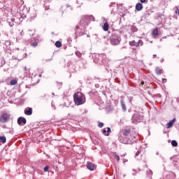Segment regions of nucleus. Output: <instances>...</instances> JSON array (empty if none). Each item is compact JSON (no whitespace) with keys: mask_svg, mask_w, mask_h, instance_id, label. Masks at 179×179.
I'll return each instance as SVG.
<instances>
[{"mask_svg":"<svg viewBox=\"0 0 179 179\" xmlns=\"http://www.w3.org/2000/svg\"><path fill=\"white\" fill-rule=\"evenodd\" d=\"M129 45H131V47H139V45L137 43L136 41H132L129 42Z\"/></svg>","mask_w":179,"mask_h":179,"instance_id":"obj_23","label":"nucleus"},{"mask_svg":"<svg viewBox=\"0 0 179 179\" xmlns=\"http://www.w3.org/2000/svg\"><path fill=\"white\" fill-rule=\"evenodd\" d=\"M10 22H14V23H15V18H12V19H10Z\"/></svg>","mask_w":179,"mask_h":179,"instance_id":"obj_51","label":"nucleus"},{"mask_svg":"<svg viewBox=\"0 0 179 179\" xmlns=\"http://www.w3.org/2000/svg\"><path fill=\"white\" fill-rule=\"evenodd\" d=\"M24 71H26V73H27V68L24 67Z\"/></svg>","mask_w":179,"mask_h":179,"instance_id":"obj_54","label":"nucleus"},{"mask_svg":"<svg viewBox=\"0 0 179 179\" xmlns=\"http://www.w3.org/2000/svg\"><path fill=\"white\" fill-rule=\"evenodd\" d=\"M13 1L15 2L18 6L20 5H23V0H13Z\"/></svg>","mask_w":179,"mask_h":179,"instance_id":"obj_28","label":"nucleus"},{"mask_svg":"<svg viewBox=\"0 0 179 179\" xmlns=\"http://www.w3.org/2000/svg\"><path fill=\"white\" fill-rule=\"evenodd\" d=\"M48 169H50V166H45L44 169H43V171H44L45 173H47V171H48Z\"/></svg>","mask_w":179,"mask_h":179,"instance_id":"obj_40","label":"nucleus"},{"mask_svg":"<svg viewBox=\"0 0 179 179\" xmlns=\"http://www.w3.org/2000/svg\"><path fill=\"white\" fill-rule=\"evenodd\" d=\"M129 103L132 104L133 97L132 96L129 97Z\"/></svg>","mask_w":179,"mask_h":179,"instance_id":"obj_44","label":"nucleus"},{"mask_svg":"<svg viewBox=\"0 0 179 179\" xmlns=\"http://www.w3.org/2000/svg\"><path fill=\"white\" fill-rule=\"evenodd\" d=\"M121 43V35L117 33H113L110 36V43L113 45H118Z\"/></svg>","mask_w":179,"mask_h":179,"instance_id":"obj_4","label":"nucleus"},{"mask_svg":"<svg viewBox=\"0 0 179 179\" xmlns=\"http://www.w3.org/2000/svg\"><path fill=\"white\" fill-rule=\"evenodd\" d=\"M55 45L57 48H60V47H62V43H61V41H57L55 42Z\"/></svg>","mask_w":179,"mask_h":179,"instance_id":"obj_26","label":"nucleus"},{"mask_svg":"<svg viewBox=\"0 0 179 179\" xmlns=\"http://www.w3.org/2000/svg\"><path fill=\"white\" fill-rule=\"evenodd\" d=\"M122 134L123 136H122L123 138H127L128 137V135H129V134H131V129L128 128V129H124L122 131Z\"/></svg>","mask_w":179,"mask_h":179,"instance_id":"obj_11","label":"nucleus"},{"mask_svg":"<svg viewBox=\"0 0 179 179\" xmlns=\"http://www.w3.org/2000/svg\"><path fill=\"white\" fill-rule=\"evenodd\" d=\"M103 134H107V130L106 129H103L102 131Z\"/></svg>","mask_w":179,"mask_h":179,"instance_id":"obj_48","label":"nucleus"},{"mask_svg":"<svg viewBox=\"0 0 179 179\" xmlns=\"http://www.w3.org/2000/svg\"><path fill=\"white\" fill-rule=\"evenodd\" d=\"M76 55L78 57L80 58L82 57V53L79 51L76 52Z\"/></svg>","mask_w":179,"mask_h":179,"instance_id":"obj_36","label":"nucleus"},{"mask_svg":"<svg viewBox=\"0 0 179 179\" xmlns=\"http://www.w3.org/2000/svg\"><path fill=\"white\" fill-rule=\"evenodd\" d=\"M5 64V59H3V57H0V68L3 66Z\"/></svg>","mask_w":179,"mask_h":179,"instance_id":"obj_29","label":"nucleus"},{"mask_svg":"<svg viewBox=\"0 0 179 179\" xmlns=\"http://www.w3.org/2000/svg\"><path fill=\"white\" fill-rule=\"evenodd\" d=\"M8 24L10 27H13V26H15V22L12 21H8Z\"/></svg>","mask_w":179,"mask_h":179,"instance_id":"obj_38","label":"nucleus"},{"mask_svg":"<svg viewBox=\"0 0 179 179\" xmlns=\"http://www.w3.org/2000/svg\"><path fill=\"white\" fill-rule=\"evenodd\" d=\"M130 30L133 32V33H136V31H138V28L134 26V25H132L130 28Z\"/></svg>","mask_w":179,"mask_h":179,"instance_id":"obj_24","label":"nucleus"},{"mask_svg":"<svg viewBox=\"0 0 179 179\" xmlns=\"http://www.w3.org/2000/svg\"><path fill=\"white\" fill-rule=\"evenodd\" d=\"M9 120H10V115L8 113H3L0 116V122L2 124H6V122H8Z\"/></svg>","mask_w":179,"mask_h":179,"instance_id":"obj_8","label":"nucleus"},{"mask_svg":"<svg viewBox=\"0 0 179 179\" xmlns=\"http://www.w3.org/2000/svg\"><path fill=\"white\" fill-rule=\"evenodd\" d=\"M142 121V116L139 113H134L131 117V122L133 124H137Z\"/></svg>","mask_w":179,"mask_h":179,"instance_id":"obj_6","label":"nucleus"},{"mask_svg":"<svg viewBox=\"0 0 179 179\" xmlns=\"http://www.w3.org/2000/svg\"><path fill=\"white\" fill-rule=\"evenodd\" d=\"M120 103H121V107H122V111L125 113V111H127V105H125V101H124L123 99H121Z\"/></svg>","mask_w":179,"mask_h":179,"instance_id":"obj_18","label":"nucleus"},{"mask_svg":"<svg viewBox=\"0 0 179 179\" xmlns=\"http://www.w3.org/2000/svg\"><path fill=\"white\" fill-rule=\"evenodd\" d=\"M35 34H36V31H34V30H29V36H34Z\"/></svg>","mask_w":179,"mask_h":179,"instance_id":"obj_34","label":"nucleus"},{"mask_svg":"<svg viewBox=\"0 0 179 179\" xmlns=\"http://www.w3.org/2000/svg\"><path fill=\"white\" fill-rule=\"evenodd\" d=\"M86 167L88 170H90V171H93L94 169H96V164L92 162H87Z\"/></svg>","mask_w":179,"mask_h":179,"instance_id":"obj_13","label":"nucleus"},{"mask_svg":"<svg viewBox=\"0 0 179 179\" xmlns=\"http://www.w3.org/2000/svg\"><path fill=\"white\" fill-rule=\"evenodd\" d=\"M0 142L1 143H6V137H5V136H0Z\"/></svg>","mask_w":179,"mask_h":179,"instance_id":"obj_27","label":"nucleus"},{"mask_svg":"<svg viewBox=\"0 0 179 179\" xmlns=\"http://www.w3.org/2000/svg\"><path fill=\"white\" fill-rule=\"evenodd\" d=\"M125 162H128V160H124V163H125Z\"/></svg>","mask_w":179,"mask_h":179,"instance_id":"obj_59","label":"nucleus"},{"mask_svg":"<svg viewBox=\"0 0 179 179\" xmlns=\"http://www.w3.org/2000/svg\"><path fill=\"white\" fill-rule=\"evenodd\" d=\"M136 136L131 135L127 137H123L122 136H119V141L121 143L124 145H132L136 142Z\"/></svg>","mask_w":179,"mask_h":179,"instance_id":"obj_3","label":"nucleus"},{"mask_svg":"<svg viewBox=\"0 0 179 179\" xmlns=\"http://www.w3.org/2000/svg\"><path fill=\"white\" fill-rule=\"evenodd\" d=\"M156 57H157V55H153V58H156Z\"/></svg>","mask_w":179,"mask_h":179,"instance_id":"obj_53","label":"nucleus"},{"mask_svg":"<svg viewBox=\"0 0 179 179\" xmlns=\"http://www.w3.org/2000/svg\"><path fill=\"white\" fill-rule=\"evenodd\" d=\"M91 22H94V17H93V15L83 16L79 24L76 27V35L78 36H83V34L87 31V27Z\"/></svg>","mask_w":179,"mask_h":179,"instance_id":"obj_1","label":"nucleus"},{"mask_svg":"<svg viewBox=\"0 0 179 179\" xmlns=\"http://www.w3.org/2000/svg\"><path fill=\"white\" fill-rule=\"evenodd\" d=\"M56 83H57L58 90H59V89H61L62 87V82L56 81Z\"/></svg>","mask_w":179,"mask_h":179,"instance_id":"obj_31","label":"nucleus"},{"mask_svg":"<svg viewBox=\"0 0 179 179\" xmlns=\"http://www.w3.org/2000/svg\"><path fill=\"white\" fill-rule=\"evenodd\" d=\"M135 9H136V10H137V12H141V10H142V9H143V6L141 3H137L136 4Z\"/></svg>","mask_w":179,"mask_h":179,"instance_id":"obj_16","label":"nucleus"},{"mask_svg":"<svg viewBox=\"0 0 179 179\" xmlns=\"http://www.w3.org/2000/svg\"><path fill=\"white\" fill-rule=\"evenodd\" d=\"M114 159H115V160H117V162H120V156L115 155Z\"/></svg>","mask_w":179,"mask_h":179,"instance_id":"obj_41","label":"nucleus"},{"mask_svg":"<svg viewBox=\"0 0 179 179\" xmlns=\"http://www.w3.org/2000/svg\"><path fill=\"white\" fill-rule=\"evenodd\" d=\"M24 114L26 115H31V114H33V108H27L24 110Z\"/></svg>","mask_w":179,"mask_h":179,"instance_id":"obj_17","label":"nucleus"},{"mask_svg":"<svg viewBox=\"0 0 179 179\" xmlns=\"http://www.w3.org/2000/svg\"><path fill=\"white\" fill-rule=\"evenodd\" d=\"M137 44L138 45V47L141 46V45H143V41H142V40H139L137 42Z\"/></svg>","mask_w":179,"mask_h":179,"instance_id":"obj_39","label":"nucleus"},{"mask_svg":"<svg viewBox=\"0 0 179 179\" xmlns=\"http://www.w3.org/2000/svg\"><path fill=\"white\" fill-rule=\"evenodd\" d=\"M133 171H135V169H133Z\"/></svg>","mask_w":179,"mask_h":179,"instance_id":"obj_63","label":"nucleus"},{"mask_svg":"<svg viewBox=\"0 0 179 179\" xmlns=\"http://www.w3.org/2000/svg\"><path fill=\"white\" fill-rule=\"evenodd\" d=\"M3 2V0H0V3H2Z\"/></svg>","mask_w":179,"mask_h":179,"instance_id":"obj_56","label":"nucleus"},{"mask_svg":"<svg viewBox=\"0 0 179 179\" xmlns=\"http://www.w3.org/2000/svg\"><path fill=\"white\" fill-rule=\"evenodd\" d=\"M152 36L153 37H157V36H159V30L157 29V28H155L152 31Z\"/></svg>","mask_w":179,"mask_h":179,"instance_id":"obj_22","label":"nucleus"},{"mask_svg":"<svg viewBox=\"0 0 179 179\" xmlns=\"http://www.w3.org/2000/svg\"><path fill=\"white\" fill-rule=\"evenodd\" d=\"M106 132V136H110V132H111V129L110 127H107Z\"/></svg>","mask_w":179,"mask_h":179,"instance_id":"obj_35","label":"nucleus"},{"mask_svg":"<svg viewBox=\"0 0 179 179\" xmlns=\"http://www.w3.org/2000/svg\"><path fill=\"white\" fill-rule=\"evenodd\" d=\"M133 176H135V173H133Z\"/></svg>","mask_w":179,"mask_h":179,"instance_id":"obj_62","label":"nucleus"},{"mask_svg":"<svg viewBox=\"0 0 179 179\" xmlns=\"http://www.w3.org/2000/svg\"><path fill=\"white\" fill-rule=\"evenodd\" d=\"M167 82V79L163 78L162 79V83H166Z\"/></svg>","mask_w":179,"mask_h":179,"instance_id":"obj_47","label":"nucleus"},{"mask_svg":"<svg viewBox=\"0 0 179 179\" xmlns=\"http://www.w3.org/2000/svg\"><path fill=\"white\" fill-rule=\"evenodd\" d=\"M20 13L21 15V17L24 19V17H27V15H29V10L27 8H23L22 10H20Z\"/></svg>","mask_w":179,"mask_h":179,"instance_id":"obj_10","label":"nucleus"},{"mask_svg":"<svg viewBox=\"0 0 179 179\" xmlns=\"http://www.w3.org/2000/svg\"><path fill=\"white\" fill-rule=\"evenodd\" d=\"M173 10H175V13L176 15H178V16H179V9H178V7L175 6V8H173Z\"/></svg>","mask_w":179,"mask_h":179,"instance_id":"obj_33","label":"nucleus"},{"mask_svg":"<svg viewBox=\"0 0 179 179\" xmlns=\"http://www.w3.org/2000/svg\"><path fill=\"white\" fill-rule=\"evenodd\" d=\"M103 30L104 31H108V29H110V25L108 24V22H105L102 27Z\"/></svg>","mask_w":179,"mask_h":179,"instance_id":"obj_20","label":"nucleus"},{"mask_svg":"<svg viewBox=\"0 0 179 179\" xmlns=\"http://www.w3.org/2000/svg\"><path fill=\"white\" fill-rule=\"evenodd\" d=\"M155 72L157 73V75H162V69H160V68L157 67L155 69Z\"/></svg>","mask_w":179,"mask_h":179,"instance_id":"obj_30","label":"nucleus"},{"mask_svg":"<svg viewBox=\"0 0 179 179\" xmlns=\"http://www.w3.org/2000/svg\"><path fill=\"white\" fill-rule=\"evenodd\" d=\"M122 157H125V154H124L123 155H122Z\"/></svg>","mask_w":179,"mask_h":179,"instance_id":"obj_58","label":"nucleus"},{"mask_svg":"<svg viewBox=\"0 0 179 179\" xmlns=\"http://www.w3.org/2000/svg\"><path fill=\"white\" fill-rule=\"evenodd\" d=\"M171 145L173 148H177L178 146V143H177V141L176 140H172Z\"/></svg>","mask_w":179,"mask_h":179,"instance_id":"obj_25","label":"nucleus"},{"mask_svg":"<svg viewBox=\"0 0 179 179\" xmlns=\"http://www.w3.org/2000/svg\"><path fill=\"white\" fill-rule=\"evenodd\" d=\"M140 2L141 3H145V2H146V3H148V0H140Z\"/></svg>","mask_w":179,"mask_h":179,"instance_id":"obj_45","label":"nucleus"},{"mask_svg":"<svg viewBox=\"0 0 179 179\" xmlns=\"http://www.w3.org/2000/svg\"><path fill=\"white\" fill-rule=\"evenodd\" d=\"M92 38L96 41V43H99V41H101L103 38H106V36L103 35V34H94L92 35Z\"/></svg>","mask_w":179,"mask_h":179,"instance_id":"obj_9","label":"nucleus"},{"mask_svg":"<svg viewBox=\"0 0 179 179\" xmlns=\"http://www.w3.org/2000/svg\"><path fill=\"white\" fill-rule=\"evenodd\" d=\"M50 61H52V57H51L50 59H45V62H48Z\"/></svg>","mask_w":179,"mask_h":179,"instance_id":"obj_46","label":"nucleus"},{"mask_svg":"<svg viewBox=\"0 0 179 179\" xmlns=\"http://www.w3.org/2000/svg\"><path fill=\"white\" fill-rule=\"evenodd\" d=\"M109 8H110V15L113 16L115 15L117 10H118V6H117V4L113 2L110 4Z\"/></svg>","mask_w":179,"mask_h":179,"instance_id":"obj_7","label":"nucleus"},{"mask_svg":"<svg viewBox=\"0 0 179 179\" xmlns=\"http://www.w3.org/2000/svg\"><path fill=\"white\" fill-rule=\"evenodd\" d=\"M176 117H174L172 120H171L170 122H169L167 124H166V128L167 129L171 128V127H173V125H174V122H176Z\"/></svg>","mask_w":179,"mask_h":179,"instance_id":"obj_15","label":"nucleus"},{"mask_svg":"<svg viewBox=\"0 0 179 179\" xmlns=\"http://www.w3.org/2000/svg\"><path fill=\"white\" fill-rule=\"evenodd\" d=\"M92 58L95 64H99V65L104 64V58H106L104 55H95Z\"/></svg>","mask_w":179,"mask_h":179,"instance_id":"obj_5","label":"nucleus"},{"mask_svg":"<svg viewBox=\"0 0 179 179\" xmlns=\"http://www.w3.org/2000/svg\"><path fill=\"white\" fill-rule=\"evenodd\" d=\"M95 80L97 82L98 79H97V78H96V79H95Z\"/></svg>","mask_w":179,"mask_h":179,"instance_id":"obj_61","label":"nucleus"},{"mask_svg":"<svg viewBox=\"0 0 179 179\" xmlns=\"http://www.w3.org/2000/svg\"><path fill=\"white\" fill-rule=\"evenodd\" d=\"M36 17H37V13H36L35 10H34L32 13H31L30 15V17H29L30 22H31V20H34Z\"/></svg>","mask_w":179,"mask_h":179,"instance_id":"obj_19","label":"nucleus"},{"mask_svg":"<svg viewBox=\"0 0 179 179\" xmlns=\"http://www.w3.org/2000/svg\"><path fill=\"white\" fill-rule=\"evenodd\" d=\"M17 122L18 125H26V118H24V117H18Z\"/></svg>","mask_w":179,"mask_h":179,"instance_id":"obj_12","label":"nucleus"},{"mask_svg":"<svg viewBox=\"0 0 179 179\" xmlns=\"http://www.w3.org/2000/svg\"><path fill=\"white\" fill-rule=\"evenodd\" d=\"M17 83V80L13 79L10 82V85H11V86H15V85H16Z\"/></svg>","mask_w":179,"mask_h":179,"instance_id":"obj_32","label":"nucleus"},{"mask_svg":"<svg viewBox=\"0 0 179 179\" xmlns=\"http://www.w3.org/2000/svg\"><path fill=\"white\" fill-rule=\"evenodd\" d=\"M21 36H24V32L23 31V30H22V31L20 32Z\"/></svg>","mask_w":179,"mask_h":179,"instance_id":"obj_50","label":"nucleus"},{"mask_svg":"<svg viewBox=\"0 0 179 179\" xmlns=\"http://www.w3.org/2000/svg\"><path fill=\"white\" fill-rule=\"evenodd\" d=\"M61 10L64 12H69V10H72V6L69 5L63 6L61 7Z\"/></svg>","mask_w":179,"mask_h":179,"instance_id":"obj_14","label":"nucleus"},{"mask_svg":"<svg viewBox=\"0 0 179 179\" xmlns=\"http://www.w3.org/2000/svg\"><path fill=\"white\" fill-rule=\"evenodd\" d=\"M95 87H96V89H99V87H100V85H99V84H95Z\"/></svg>","mask_w":179,"mask_h":179,"instance_id":"obj_49","label":"nucleus"},{"mask_svg":"<svg viewBox=\"0 0 179 179\" xmlns=\"http://www.w3.org/2000/svg\"><path fill=\"white\" fill-rule=\"evenodd\" d=\"M48 9H50L49 7H45V10H48Z\"/></svg>","mask_w":179,"mask_h":179,"instance_id":"obj_52","label":"nucleus"},{"mask_svg":"<svg viewBox=\"0 0 179 179\" xmlns=\"http://www.w3.org/2000/svg\"><path fill=\"white\" fill-rule=\"evenodd\" d=\"M174 19H177V15L173 16Z\"/></svg>","mask_w":179,"mask_h":179,"instance_id":"obj_55","label":"nucleus"},{"mask_svg":"<svg viewBox=\"0 0 179 179\" xmlns=\"http://www.w3.org/2000/svg\"><path fill=\"white\" fill-rule=\"evenodd\" d=\"M98 127L99 128H103V127H104V123L103 122H99V124H98Z\"/></svg>","mask_w":179,"mask_h":179,"instance_id":"obj_42","label":"nucleus"},{"mask_svg":"<svg viewBox=\"0 0 179 179\" xmlns=\"http://www.w3.org/2000/svg\"><path fill=\"white\" fill-rule=\"evenodd\" d=\"M139 155H141V151H137L135 154V157L139 156Z\"/></svg>","mask_w":179,"mask_h":179,"instance_id":"obj_43","label":"nucleus"},{"mask_svg":"<svg viewBox=\"0 0 179 179\" xmlns=\"http://www.w3.org/2000/svg\"><path fill=\"white\" fill-rule=\"evenodd\" d=\"M125 162H128V160H124V163H125Z\"/></svg>","mask_w":179,"mask_h":179,"instance_id":"obj_60","label":"nucleus"},{"mask_svg":"<svg viewBox=\"0 0 179 179\" xmlns=\"http://www.w3.org/2000/svg\"><path fill=\"white\" fill-rule=\"evenodd\" d=\"M74 103L76 106H82L86 103V96L82 92H76L73 95Z\"/></svg>","mask_w":179,"mask_h":179,"instance_id":"obj_2","label":"nucleus"},{"mask_svg":"<svg viewBox=\"0 0 179 179\" xmlns=\"http://www.w3.org/2000/svg\"><path fill=\"white\" fill-rule=\"evenodd\" d=\"M31 45H32V47H37V45H38V43L37 42H33L31 43Z\"/></svg>","mask_w":179,"mask_h":179,"instance_id":"obj_37","label":"nucleus"},{"mask_svg":"<svg viewBox=\"0 0 179 179\" xmlns=\"http://www.w3.org/2000/svg\"><path fill=\"white\" fill-rule=\"evenodd\" d=\"M144 83H144L143 81L141 82V85H144Z\"/></svg>","mask_w":179,"mask_h":179,"instance_id":"obj_57","label":"nucleus"},{"mask_svg":"<svg viewBox=\"0 0 179 179\" xmlns=\"http://www.w3.org/2000/svg\"><path fill=\"white\" fill-rule=\"evenodd\" d=\"M52 95L54 96V93H52Z\"/></svg>","mask_w":179,"mask_h":179,"instance_id":"obj_64","label":"nucleus"},{"mask_svg":"<svg viewBox=\"0 0 179 179\" xmlns=\"http://www.w3.org/2000/svg\"><path fill=\"white\" fill-rule=\"evenodd\" d=\"M146 175L148 178L152 179V176H153V171H152V170L150 169H148L146 171Z\"/></svg>","mask_w":179,"mask_h":179,"instance_id":"obj_21","label":"nucleus"}]
</instances>
